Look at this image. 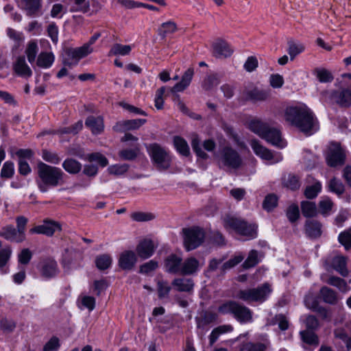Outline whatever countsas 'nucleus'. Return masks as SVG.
<instances>
[{"instance_id":"49530a36","label":"nucleus","mask_w":351,"mask_h":351,"mask_svg":"<svg viewBox=\"0 0 351 351\" xmlns=\"http://www.w3.org/2000/svg\"><path fill=\"white\" fill-rule=\"evenodd\" d=\"M177 30V25L175 22L169 21L161 24L158 29V34L162 38H165L167 34H173Z\"/></svg>"},{"instance_id":"9d476101","label":"nucleus","mask_w":351,"mask_h":351,"mask_svg":"<svg viewBox=\"0 0 351 351\" xmlns=\"http://www.w3.org/2000/svg\"><path fill=\"white\" fill-rule=\"evenodd\" d=\"M250 145L256 156L263 160L271 161V164L279 162L282 160L280 154L274 155L270 150L262 146L256 140H252Z\"/></svg>"},{"instance_id":"393cba45","label":"nucleus","mask_w":351,"mask_h":351,"mask_svg":"<svg viewBox=\"0 0 351 351\" xmlns=\"http://www.w3.org/2000/svg\"><path fill=\"white\" fill-rule=\"evenodd\" d=\"M202 265L194 257L186 258L182 265V275H192L195 274L202 267Z\"/></svg>"},{"instance_id":"a878e982","label":"nucleus","mask_w":351,"mask_h":351,"mask_svg":"<svg viewBox=\"0 0 351 351\" xmlns=\"http://www.w3.org/2000/svg\"><path fill=\"white\" fill-rule=\"evenodd\" d=\"M172 285L178 291L191 292L193 289L194 283L191 279L178 278L172 281Z\"/></svg>"},{"instance_id":"c756f323","label":"nucleus","mask_w":351,"mask_h":351,"mask_svg":"<svg viewBox=\"0 0 351 351\" xmlns=\"http://www.w3.org/2000/svg\"><path fill=\"white\" fill-rule=\"evenodd\" d=\"M319 295L324 302L330 304H335L338 300L337 293L326 286L320 289Z\"/></svg>"},{"instance_id":"4c0bfd02","label":"nucleus","mask_w":351,"mask_h":351,"mask_svg":"<svg viewBox=\"0 0 351 351\" xmlns=\"http://www.w3.org/2000/svg\"><path fill=\"white\" fill-rule=\"evenodd\" d=\"M301 339L303 342L313 346H318L319 339L313 330H304L300 332Z\"/></svg>"},{"instance_id":"f3484780","label":"nucleus","mask_w":351,"mask_h":351,"mask_svg":"<svg viewBox=\"0 0 351 351\" xmlns=\"http://www.w3.org/2000/svg\"><path fill=\"white\" fill-rule=\"evenodd\" d=\"M330 97L341 106L348 107L351 105V88L333 91Z\"/></svg>"},{"instance_id":"8fccbe9b","label":"nucleus","mask_w":351,"mask_h":351,"mask_svg":"<svg viewBox=\"0 0 351 351\" xmlns=\"http://www.w3.org/2000/svg\"><path fill=\"white\" fill-rule=\"evenodd\" d=\"M217 313L210 311H206L204 313L202 317L200 319H199L197 322V326L204 327L206 325H208L211 323L217 322Z\"/></svg>"},{"instance_id":"ea45409f","label":"nucleus","mask_w":351,"mask_h":351,"mask_svg":"<svg viewBox=\"0 0 351 351\" xmlns=\"http://www.w3.org/2000/svg\"><path fill=\"white\" fill-rule=\"evenodd\" d=\"M38 52L37 42L34 40H30L27 44L25 53L29 63L32 64L36 60Z\"/></svg>"},{"instance_id":"e2e57ef3","label":"nucleus","mask_w":351,"mask_h":351,"mask_svg":"<svg viewBox=\"0 0 351 351\" xmlns=\"http://www.w3.org/2000/svg\"><path fill=\"white\" fill-rule=\"evenodd\" d=\"M191 146L193 151L196 154L202 158H207L208 155L205 153L200 147V140L197 135H194L191 140Z\"/></svg>"},{"instance_id":"3c124183","label":"nucleus","mask_w":351,"mask_h":351,"mask_svg":"<svg viewBox=\"0 0 351 351\" xmlns=\"http://www.w3.org/2000/svg\"><path fill=\"white\" fill-rule=\"evenodd\" d=\"M112 258L108 254H102L96 258L95 263L97 267L100 270H104L110 267Z\"/></svg>"},{"instance_id":"c9c22d12","label":"nucleus","mask_w":351,"mask_h":351,"mask_svg":"<svg viewBox=\"0 0 351 351\" xmlns=\"http://www.w3.org/2000/svg\"><path fill=\"white\" fill-rule=\"evenodd\" d=\"M19 233L14 226H8L3 228V232H1V236L8 240L16 243H21L24 241V239H22L21 235H19Z\"/></svg>"},{"instance_id":"473e14b6","label":"nucleus","mask_w":351,"mask_h":351,"mask_svg":"<svg viewBox=\"0 0 351 351\" xmlns=\"http://www.w3.org/2000/svg\"><path fill=\"white\" fill-rule=\"evenodd\" d=\"M232 330L233 327L230 324L221 325L215 328L209 335L210 344L213 345L221 335L230 332Z\"/></svg>"},{"instance_id":"bf43d9fd","label":"nucleus","mask_w":351,"mask_h":351,"mask_svg":"<svg viewBox=\"0 0 351 351\" xmlns=\"http://www.w3.org/2000/svg\"><path fill=\"white\" fill-rule=\"evenodd\" d=\"M16 231L19 233V235H21V238L24 239H26L25 237V228L28 223V219L24 216H18L16 218Z\"/></svg>"},{"instance_id":"f03ea898","label":"nucleus","mask_w":351,"mask_h":351,"mask_svg":"<svg viewBox=\"0 0 351 351\" xmlns=\"http://www.w3.org/2000/svg\"><path fill=\"white\" fill-rule=\"evenodd\" d=\"M38 187L42 193H45L49 188L58 186L63 183L64 173L58 167L40 162L38 164Z\"/></svg>"},{"instance_id":"4be33fe9","label":"nucleus","mask_w":351,"mask_h":351,"mask_svg":"<svg viewBox=\"0 0 351 351\" xmlns=\"http://www.w3.org/2000/svg\"><path fill=\"white\" fill-rule=\"evenodd\" d=\"M182 258L176 254L169 255L165 260L166 271L171 274H182Z\"/></svg>"},{"instance_id":"39448f33","label":"nucleus","mask_w":351,"mask_h":351,"mask_svg":"<svg viewBox=\"0 0 351 351\" xmlns=\"http://www.w3.org/2000/svg\"><path fill=\"white\" fill-rule=\"evenodd\" d=\"M224 226L226 229H232L238 234L247 237L249 239L256 237L257 226L255 224L248 223L241 218L227 216L224 220Z\"/></svg>"},{"instance_id":"69168bd1","label":"nucleus","mask_w":351,"mask_h":351,"mask_svg":"<svg viewBox=\"0 0 351 351\" xmlns=\"http://www.w3.org/2000/svg\"><path fill=\"white\" fill-rule=\"evenodd\" d=\"M244 258V256L241 254L236 255L233 258H230L221 266V270L225 272L226 270L230 269L239 263H240Z\"/></svg>"},{"instance_id":"680f3d73","label":"nucleus","mask_w":351,"mask_h":351,"mask_svg":"<svg viewBox=\"0 0 351 351\" xmlns=\"http://www.w3.org/2000/svg\"><path fill=\"white\" fill-rule=\"evenodd\" d=\"M83 128V123L82 121H78L77 123H75L71 127H67V128H60L56 132V134H77Z\"/></svg>"},{"instance_id":"58836bf2","label":"nucleus","mask_w":351,"mask_h":351,"mask_svg":"<svg viewBox=\"0 0 351 351\" xmlns=\"http://www.w3.org/2000/svg\"><path fill=\"white\" fill-rule=\"evenodd\" d=\"M246 96L247 98L251 101H263L267 99L269 94L267 91L265 90L254 88L247 91Z\"/></svg>"},{"instance_id":"c85d7f7f","label":"nucleus","mask_w":351,"mask_h":351,"mask_svg":"<svg viewBox=\"0 0 351 351\" xmlns=\"http://www.w3.org/2000/svg\"><path fill=\"white\" fill-rule=\"evenodd\" d=\"M140 154V146L136 143L132 148L123 149L119 152V156L125 160H134Z\"/></svg>"},{"instance_id":"13d9d810","label":"nucleus","mask_w":351,"mask_h":351,"mask_svg":"<svg viewBox=\"0 0 351 351\" xmlns=\"http://www.w3.org/2000/svg\"><path fill=\"white\" fill-rule=\"evenodd\" d=\"M129 167L128 164H116L109 166L108 171L112 175L121 176L128 171Z\"/></svg>"},{"instance_id":"338daca9","label":"nucleus","mask_w":351,"mask_h":351,"mask_svg":"<svg viewBox=\"0 0 351 351\" xmlns=\"http://www.w3.org/2000/svg\"><path fill=\"white\" fill-rule=\"evenodd\" d=\"M339 241L346 248L349 250L351 247V230L341 232L338 237Z\"/></svg>"},{"instance_id":"f257e3e1","label":"nucleus","mask_w":351,"mask_h":351,"mask_svg":"<svg viewBox=\"0 0 351 351\" xmlns=\"http://www.w3.org/2000/svg\"><path fill=\"white\" fill-rule=\"evenodd\" d=\"M285 119L286 121L307 136L312 135L319 128L315 114L305 105L287 108Z\"/></svg>"},{"instance_id":"a19ab883","label":"nucleus","mask_w":351,"mask_h":351,"mask_svg":"<svg viewBox=\"0 0 351 351\" xmlns=\"http://www.w3.org/2000/svg\"><path fill=\"white\" fill-rule=\"evenodd\" d=\"M174 147L181 155L188 156L190 154L189 147L187 142L180 136H175L173 138Z\"/></svg>"},{"instance_id":"423d86ee","label":"nucleus","mask_w":351,"mask_h":351,"mask_svg":"<svg viewBox=\"0 0 351 351\" xmlns=\"http://www.w3.org/2000/svg\"><path fill=\"white\" fill-rule=\"evenodd\" d=\"M147 152L156 167L160 170L168 169L171 164V156L169 152L157 143L149 145Z\"/></svg>"},{"instance_id":"79ce46f5","label":"nucleus","mask_w":351,"mask_h":351,"mask_svg":"<svg viewBox=\"0 0 351 351\" xmlns=\"http://www.w3.org/2000/svg\"><path fill=\"white\" fill-rule=\"evenodd\" d=\"M327 284L337 287L340 291L346 293L350 290V287L342 278L337 276H330L326 281Z\"/></svg>"},{"instance_id":"4d7b16f0","label":"nucleus","mask_w":351,"mask_h":351,"mask_svg":"<svg viewBox=\"0 0 351 351\" xmlns=\"http://www.w3.org/2000/svg\"><path fill=\"white\" fill-rule=\"evenodd\" d=\"M158 298L162 299L167 298L171 289L168 282L166 280H158L157 282Z\"/></svg>"},{"instance_id":"9b49d317","label":"nucleus","mask_w":351,"mask_h":351,"mask_svg":"<svg viewBox=\"0 0 351 351\" xmlns=\"http://www.w3.org/2000/svg\"><path fill=\"white\" fill-rule=\"evenodd\" d=\"M61 230V225L58 222L47 219L44 220L43 224L36 226L29 229V233L31 234H38L51 237L56 231H60Z\"/></svg>"},{"instance_id":"c03bdc74","label":"nucleus","mask_w":351,"mask_h":351,"mask_svg":"<svg viewBox=\"0 0 351 351\" xmlns=\"http://www.w3.org/2000/svg\"><path fill=\"white\" fill-rule=\"evenodd\" d=\"M131 51L132 47L130 45L116 43L111 47L109 56H127L130 54Z\"/></svg>"},{"instance_id":"2eb2a0df","label":"nucleus","mask_w":351,"mask_h":351,"mask_svg":"<svg viewBox=\"0 0 351 351\" xmlns=\"http://www.w3.org/2000/svg\"><path fill=\"white\" fill-rule=\"evenodd\" d=\"M156 248V245L152 240L144 239L138 243L136 251L140 258L147 259L154 254Z\"/></svg>"},{"instance_id":"6e6d98bb","label":"nucleus","mask_w":351,"mask_h":351,"mask_svg":"<svg viewBox=\"0 0 351 351\" xmlns=\"http://www.w3.org/2000/svg\"><path fill=\"white\" fill-rule=\"evenodd\" d=\"M328 187L330 191L336 193L338 195H341L345 191V187L341 180L334 178L331 179L328 182Z\"/></svg>"},{"instance_id":"2f4dec72","label":"nucleus","mask_w":351,"mask_h":351,"mask_svg":"<svg viewBox=\"0 0 351 351\" xmlns=\"http://www.w3.org/2000/svg\"><path fill=\"white\" fill-rule=\"evenodd\" d=\"M267 123L263 122L258 119H252L247 122L248 128L261 137H262L267 130Z\"/></svg>"},{"instance_id":"b1692460","label":"nucleus","mask_w":351,"mask_h":351,"mask_svg":"<svg viewBox=\"0 0 351 351\" xmlns=\"http://www.w3.org/2000/svg\"><path fill=\"white\" fill-rule=\"evenodd\" d=\"M194 75V69L189 68L182 75L181 80L171 88L172 93L184 91L191 84Z\"/></svg>"},{"instance_id":"7c9ffc66","label":"nucleus","mask_w":351,"mask_h":351,"mask_svg":"<svg viewBox=\"0 0 351 351\" xmlns=\"http://www.w3.org/2000/svg\"><path fill=\"white\" fill-rule=\"evenodd\" d=\"M346 258L343 256H337L333 258L332 261V267L342 276H346L348 274V270L346 267Z\"/></svg>"},{"instance_id":"1a4fd4ad","label":"nucleus","mask_w":351,"mask_h":351,"mask_svg":"<svg viewBox=\"0 0 351 351\" xmlns=\"http://www.w3.org/2000/svg\"><path fill=\"white\" fill-rule=\"evenodd\" d=\"M346 154L339 143H331L326 156V162L330 167H337L344 163Z\"/></svg>"},{"instance_id":"bb28decb","label":"nucleus","mask_w":351,"mask_h":351,"mask_svg":"<svg viewBox=\"0 0 351 351\" xmlns=\"http://www.w3.org/2000/svg\"><path fill=\"white\" fill-rule=\"evenodd\" d=\"M322 225L315 220H307L305 223V232L310 238H317L322 234Z\"/></svg>"},{"instance_id":"72a5a7b5","label":"nucleus","mask_w":351,"mask_h":351,"mask_svg":"<svg viewBox=\"0 0 351 351\" xmlns=\"http://www.w3.org/2000/svg\"><path fill=\"white\" fill-rule=\"evenodd\" d=\"M54 56L51 52H41L37 58L36 64L43 69H48L54 62Z\"/></svg>"},{"instance_id":"0e129e2a","label":"nucleus","mask_w":351,"mask_h":351,"mask_svg":"<svg viewBox=\"0 0 351 351\" xmlns=\"http://www.w3.org/2000/svg\"><path fill=\"white\" fill-rule=\"evenodd\" d=\"M219 83V79L217 75L213 74L207 76L204 80L202 86L205 90H210L217 86Z\"/></svg>"},{"instance_id":"37998d69","label":"nucleus","mask_w":351,"mask_h":351,"mask_svg":"<svg viewBox=\"0 0 351 351\" xmlns=\"http://www.w3.org/2000/svg\"><path fill=\"white\" fill-rule=\"evenodd\" d=\"M237 302L228 300L222 302L217 308L218 313L221 315H232L233 316Z\"/></svg>"},{"instance_id":"412c9836","label":"nucleus","mask_w":351,"mask_h":351,"mask_svg":"<svg viewBox=\"0 0 351 351\" xmlns=\"http://www.w3.org/2000/svg\"><path fill=\"white\" fill-rule=\"evenodd\" d=\"M146 122L145 119H138L133 120H127L117 122L112 128L115 132H123L125 130H135L140 128Z\"/></svg>"},{"instance_id":"052dcab7","label":"nucleus","mask_w":351,"mask_h":351,"mask_svg":"<svg viewBox=\"0 0 351 351\" xmlns=\"http://www.w3.org/2000/svg\"><path fill=\"white\" fill-rule=\"evenodd\" d=\"M132 220L138 222L149 221L155 218V215L151 213L134 212L132 213Z\"/></svg>"},{"instance_id":"0eeeda50","label":"nucleus","mask_w":351,"mask_h":351,"mask_svg":"<svg viewBox=\"0 0 351 351\" xmlns=\"http://www.w3.org/2000/svg\"><path fill=\"white\" fill-rule=\"evenodd\" d=\"M182 232L184 247L188 252L197 248L204 241L205 234L199 227L184 228Z\"/></svg>"},{"instance_id":"f8f14e48","label":"nucleus","mask_w":351,"mask_h":351,"mask_svg":"<svg viewBox=\"0 0 351 351\" xmlns=\"http://www.w3.org/2000/svg\"><path fill=\"white\" fill-rule=\"evenodd\" d=\"M21 8L29 16L43 14V0H21Z\"/></svg>"},{"instance_id":"e433bc0d","label":"nucleus","mask_w":351,"mask_h":351,"mask_svg":"<svg viewBox=\"0 0 351 351\" xmlns=\"http://www.w3.org/2000/svg\"><path fill=\"white\" fill-rule=\"evenodd\" d=\"M64 169L71 173L76 174L82 169V165L80 162L73 158H67L62 163Z\"/></svg>"},{"instance_id":"dca6fc26","label":"nucleus","mask_w":351,"mask_h":351,"mask_svg":"<svg viewBox=\"0 0 351 351\" xmlns=\"http://www.w3.org/2000/svg\"><path fill=\"white\" fill-rule=\"evenodd\" d=\"M137 262V256L134 252L125 250L121 253L118 265L123 270H131Z\"/></svg>"},{"instance_id":"603ef678","label":"nucleus","mask_w":351,"mask_h":351,"mask_svg":"<svg viewBox=\"0 0 351 351\" xmlns=\"http://www.w3.org/2000/svg\"><path fill=\"white\" fill-rule=\"evenodd\" d=\"M259 263L258 254L256 250H252L249 252L246 260L243 262L242 266L245 269L254 267Z\"/></svg>"},{"instance_id":"6ab92c4d","label":"nucleus","mask_w":351,"mask_h":351,"mask_svg":"<svg viewBox=\"0 0 351 351\" xmlns=\"http://www.w3.org/2000/svg\"><path fill=\"white\" fill-rule=\"evenodd\" d=\"M13 69L16 74L23 78H29L32 75L31 68L27 64L24 56H19L13 64Z\"/></svg>"},{"instance_id":"7ed1b4c3","label":"nucleus","mask_w":351,"mask_h":351,"mask_svg":"<svg viewBox=\"0 0 351 351\" xmlns=\"http://www.w3.org/2000/svg\"><path fill=\"white\" fill-rule=\"evenodd\" d=\"M273 291L271 285L265 282L256 287L239 289L236 298L247 304H262L268 300Z\"/></svg>"},{"instance_id":"864d4df0","label":"nucleus","mask_w":351,"mask_h":351,"mask_svg":"<svg viewBox=\"0 0 351 351\" xmlns=\"http://www.w3.org/2000/svg\"><path fill=\"white\" fill-rule=\"evenodd\" d=\"M309 300H310V298L305 300L306 306L308 308H309L315 312H317L322 319H327L328 317V311L325 308L319 306L317 302H314L313 304H312V305L310 304Z\"/></svg>"},{"instance_id":"aec40b11","label":"nucleus","mask_w":351,"mask_h":351,"mask_svg":"<svg viewBox=\"0 0 351 351\" xmlns=\"http://www.w3.org/2000/svg\"><path fill=\"white\" fill-rule=\"evenodd\" d=\"M41 275L46 278L55 277L59 272L58 263L53 259L44 261L40 269Z\"/></svg>"},{"instance_id":"a211bd4d","label":"nucleus","mask_w":351,"mask_h":351,"mask_svg":"<svg viewBox=\"0 0 351 351\" xmlns=\"http://www.w3.org/2000/svg\"><path fill=\"white\" fill-rule=\"evenodd\" d=\"M85 125L91 131L93 134H99L104 130V118L101 116H88L85 121Z\"/></svg>"},{"instance_id":"20e7f679","label":"nucleus","mask_w":351,"mask_h":351,"mask_svg":"<svg viewBox=\"0 0 351 351\" xmlns=\"http://www.w3.org/2000/svg\"><path fill=\"white\" fill-rule=\"evenodd\" d=\"M217 160L219 168L226 171L239 169L243 164L240 154L229 146H226L220 150Z\"/></svg>"},{"instance_id":"f704fd0d","label":"nucleus","mask_w":351,"mask_h":351,"mask_svg":"<svg viewBox=\"0 0 351 351\" xmlns=\"http://www.w3.org/2000/svg\"><path fill=\"white\" fill-rule=\"evenodd\" d=\"M305 49V46L300 42L289 40L288 42L287 52L290 56L291 60H293L295 58L302 53Z\"/></svg>"},{"instance_id":"cd10ccee","label":"nucleus","mask_w":351,"mask_h":351,"mask_svg":"<svg viewBox=\"0 0 351 351\" xmlns=\"http://www.w3.org/2000/svg\"><path fill=\"white\" fill-rule=\"evenodd\" d=\"M334 206L333 202L329 197H322L318 203L317 212L323 216H328L332 213Z\"/></svg>"},{"instance_id":"a18cd8bd","label":"nucleus","mask_w":351,"mask_h":351,"mask_svg":"<svg viewBox=\"0 0 351 351\" xmlns=\"http://www.w3.org/2000/svg\"><path fill=\"white\" fill-rule=\"evenodd\" d=\"M302 215L306 217H312L317 215V208L315 202L304 201L301 203Z\"/></svg>"},{"instance_id":"4468645a","label":"nucleus","mask_w":351,"mask_h":351,"mask_svg":"<svg viewBox=\"0 0 351 351\" xmlns=\"http://www.w3.org/2000/svg\"><path fill=\"white\" fill-rule=\"evenodd\" d=\"M233 317L241 324L252 323L253 322V311L247 306L238 302Z\"/></svg>"},{"instance_id":"6e6552de","label":"nucleus","mask_w":351,"mask_h":351,"mask_svg":"<svg viewBox=\"0 0 351 351\" xmlns=\"http://www.w3.org/2000/svg\"><path fill=\"white\" fill-rule=\"evenodd\" d=\"M93 51L90 45L86 44L80 47L68 49L66 52V58H65L64 63L69 66L75 65L82 58L91 53Z\"/></svg>"},{"instance_id":"ddd939ff","label":"nucleus","mask_w":351,"mask_h":351,"mask_svg":"<svg viewBox=\"0 0 351 351\" xmlns=\"http://www.w3.org/2000/svg\"><path fill=\"white\" fill-rule=\"evenodd\" d=\"M261 138L279 148H283L287 145V143L282 139L280 130L269 125Z\"/></svg>"},{"instance_id":"774afa93","label":"nucleus","mask_w":351,"mask_h":351,"mask_svg":"<svg viewBox=\"0 0 351 351\" xmlns=\"http://www.w3.org/2000/svg\"><path fill=\"white\" fill-rule=\"evenodd\" d=\"M60 347L59 339L56 337H53L45 343L43 347V351H58Z\"/></svg>"},{"instance_id":"de8ad7c7","label":"nucleus","mask_w":351,"mask_h":351,"mask_svg":"<svg viewBox=\"0 0 351 351\" xmlns=\"http://www.w3.org/2000/svg\"><path fill=\"white\" fill-rule=\"evenodd\" d=\"M282 184L285 187L291 190H296L300 186L298 178L295 176L291 174L285 176L283 178Z\"/></svg>"},{"instance_id":"5fc2aeb1","label":"nucleus","mask_w":351,"mask_h":351,"mask_svg":"<svg viewBox=\"0 0 351 351\" xmlns=\"http://www.w3.org/2000/svg\"><path fill=\"white\" fill-rule=\"evenodd\" d=\"M322 190V184L317 181L313 184L306 186L304 191V195L308 199H313L317 196Z\"/></svg>"},{"instance_id":"5701e85b","label":"nucleus","mask_w":351,"mask_h":351,"mask_svg":"<svg viewBox=\"0 0 351 351\" xmlns=\"http://www.w3.org/2000/svg\"><path fill=\"white\" fill-rule=\"evenodd\" d=\"M213 55L218 58L230 56L233 52L231 47L224 40H218L213 45Z\"/></svg>"},{"instance_id":"09e8293b","label":"nucleus","mask_w":351,"mask_h":351,"mask_svg":"<svg viewBox=\"0 0 351 351\" xmlns=\"http://www.w3.org/2000/svg\"><path fill=\"white\" fill-rule=\"evenodd\" d=\"M313 73L322 83L330 82L333 80L332 73L325 69L317 68L314 70Z\"/></svg>"}]
</instances>
